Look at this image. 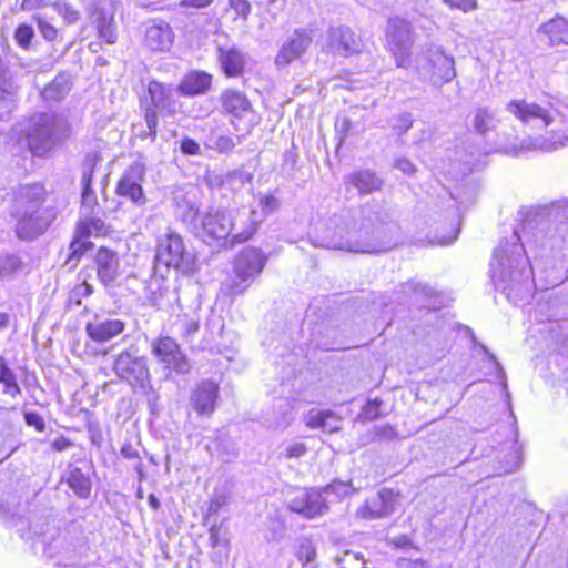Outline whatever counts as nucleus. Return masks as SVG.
I'll return each mask as SVG.
<instances>
[{
    "label": "nucleus",
    "instance_id": "obj_58",
    "mask_svg": "<svg viewBox=\"0 0 568 568\" xmlns=\"http://www.w3.org/2000/svg\"><path fill=\"white\" fill-rule=\"evenodd\" d=\"M91 294H92V286L85 282L78 285L73 291V295L80 296V297H88Z\"/></svg>",
    "mask_w": 568,
    "mask_h": 568
},
{
    "label": "nucleus",
    "instance_id": "obj_64",
    "mask_svg": "<svg viewBox=\"0 0 568 568\" xmlns=\"http://www.w3.org/2000/svg\"><path fill=\"white\" fill-rule=\"evenodd\" d=\"M213 0H186L189 6L194 8H204L209 6Z\"/></svg>",
    "mask_w": 568,
    "mask_h": 568
},
{
    "label": "nucleus",
    "instance_id": "obj_44",
    "mask_svg": "<svg viewBox=\"0 0 568 568\" xmlns=\"http://www.w3.org/2000/svg\"><path fill=\"white\" fill-rule=\"evenodd\" d=\"M306 452H307V448H306L305 444L294 442V443H288L286 445H282L278 456L281 458H286V459L301 458L302 456H304L306 454Z\"/></svg>",
    "mask_w": 568,
    "mask_h": 568
},
{
    "label": "nucleus",
    "instance_id": "obj_8",
    "mask_svg": "<svg viewBox=\"0 0 568 568\" xmlns=\"http://www.w3.org/2000/svg\"><path fill=\"white\" fill-rule=\"evenodd\" d=\"M156 260L184 274L193 272L195 266V256L185 250L181 235L174 231H168L159 239Z\"/></svg>",
    "mask_w": 568,
    "mask_h": 568
},
{
    "label": "nucleus",
    "instance_id": "obj_40",
    "mask_svg": "<svg viewBox=\"0 0 568 568\" xmlns=\"http://www.w3.org/2000/svg\"><path fill=\"white\" fill-rule=\"evenodd\" d=\"M0 383L4 385V393L17 396L20 393V387L17 384L14 373L1 361L0 364Z\"/></svg>",
    "mask_w": 568,
    "mask_h": 568
},
{
    "label": "nucleus",
    "instance_id": "obj_26",
    "mask_svg": "<svg viewBox=\"0 0 568 568\" xmlns=\"http://www.w3.org/2000/svg\"><path fill=\"white\" fill-rule=\"evenodd\" d=\"M173 31L171 27L164 22H153L146 28L144 41L146 47L153 51H166L173 43Z\"/></svg>",
    "mask_w": 568,
    "mask_h": 568
},
{
    "label": "nucleus",
    "instance_id": "obj_5",
    "mask_svg": "<svg viewBox=\"0 0 568 568\" xmlns=\"http://www.w3.org/2000/svg\"><path fill=\"white\" fill-rule=\"evenodd\" d=\"M267 260V255L258 247L247 246L242 250L234 258L232 274L221 283V294L229 297L244 294L261 275Z\"/></svg>",
    "mask_w": 568,
    "mask_h": 568
},
{
    "label": "nucleus",
    "instance_id": "obj_22",
    "mask_svg": "<svg viewBox=\"0 0 568 568\" xmlns=\"http://www.w3.org/2000/svg\"><path fill=\"white\" fill-rule=\"evenodd\" d=\"M108 233V226L103 220L99 217H83L77 226L75 237L71 243L72 255L71 257L79 258L82 251L85 248L87 242L83 240L90 236H101Z\"/></svg>",
    "mask_w": 568,
    "mask_h": 568
},
{
    "label": "nucleus",
    "instance_id": "obj_30",
    "mask_svg": "<svg viewBox=\"0 0 568 568\" xmlns=\"http://www.w3.org/2000/svg\"><path fill=\"white\" fill-rule=\"evenodd\" d=\"M347 180L353 184L361 194H368L382 187V180L369 171H361L347 176Z\"/></svg>",
    "mask_w": 568,
    "mask_h": 568
},
{
    "label": "nucleus",
    "instance_id": "obj_36",
    "mask_svg": "<svg viewBox=\"0 0 568 568\" xmlns=\"http://www.w3.org/2000/svg\"><path fill=\"white\" fill-rule=\"evenodd\" d=\"M67 481L77 496L80 498L89 497L91 493V481L79 468L70 470Z\"/></svg>",
    "mask_w": 568,
    "mask_h": 568
},
{
    "label": "nucleus",
    "instance_id": "obj_10",
    "mask_svg": "<svg viewBox=\"0 0 568 568\" xmlns=\"http://www.w3.org/2000/svg\"><path fill=\"white\" fill-rule=\"evenodd\" d=\"M386 43L395 58L396 65L407 68L410 49L414 44L410 22L398 17L389 19L386 29Z\"/></svg>",
    "mask_w": 568,
    "mask_h": 568
},
{
    "label": "nucleus",
    "instance_id": "obj_32",
    "mask_svg": "<svg viewBox=\"0 0 568 568\" xmlns=\"http://www.w3.org/2000/svg\"><path fill=\"white\" fill-rule=\"evenodd\" d=\"M19 85L13 79L8 63L0 57V100H12L17 95Z\"/></svg>",
    "mask_w": 568,
    "mask_h": 568
},
{
    "label": "nucleus",
    "instance_id": "obj_33",
    "mask_svg": "<svg viewBox=\"0 0 568 568\" xmlns=\"http://www.w3.org/2000/svg\"><path fill=\"white\" fill-rule=\"evenodd\" d=\"M498 119L495 113L487 108H478L475 111L473 126L481 135L494 131L497 128Z\"/></svg>",
    "mask_w": 568,
    "mask_h": 568
},
{
    "label": "nucleus",
    "instance_id": "obj_52",
    "mask_svg": "<svg viewBox=\"0 0 568 568\" xmlns=\"http://www.w3.org/2000/svg\"><path fill=\"white\" fill-rule=\"evenodd\" d=\"M382 402L378 399L369 400L364 407H363V415L367 419H376L379 417V406Z\"/></svg>",
    "mask_w": 568,
    "mask_h": 568
},
{
    "label": "nucleus",
    "instance_id": "obj_46",
    "mask_svg": "<svg viewBox=\"0 0 568 568\" xmlns=\"http://www.w3.org/2000/svg\"><path fill=\"white\" fill-rule=\"evenodd\" d=\"M377 495L387 516L394 513L398 496L392 489L387 488L379 490Z\"/></svg>",
    "mask_w": 568,
    "mask_h": 568
},
{
    "label": "nucleus",
    "instance_id": "obj_16",
    "mask_svg": "<svg viewBox=\"0 0 568 568\" xmlns=\"http://www.w3.org/2000/svg\"><path fill=\"white\" fill-rule=\"evenodd\" d=\"M151 353L166 369L182 374L189 372L190 365L172 337L155 338L151 344Z\"/></svg>",
    "mask_w": 568,
    "mask_h": 568
},
{
    "label": "nucleus",
    "instance_id": "obj_17",
    "mask_svg": "<svg viewBox=\"0 0 568 568\" xmlns=\"http://www.w3.org/2000/svg\"><path fill=\"white\" fill-rule=\"evenodd\" d=\"M312 40L313 34L311 29H295L278 50L275 57L276 67L284 68L300 59L311 45Z\"/></svg>",
    "mask_w": 568,
    "mask_h": 568
},
{
    "label": "nucleus",
    "instance_id": "obj_59",
    "mask_svg": "<svg viewBox=\"0 0 568 568\" xmlns=\"http://www.w3.org/2000/svg\"><path fill=\"white\" fill-rule=\"evenodd\" d=\"M407 286L409 290H414V292L416 294H420V295H429L432 292L430 288H428L427 286H425L420 283H408Z\"/></svg>",
    "mask_w": 568,
    "mask_h": 568
},
{
    "label": "nucleus",
    "instance_id": "obj_18",
    "mask_svg": "<svg viewBox=\"0 0 568 568\" xmlns=\"http://www.w3.org/2000/svg\"><path fill=\"white\" fill-rule=\"evenodd\" d=\"M222 113L231 116V124L239 131V121L253 113V106L246 94L240 90L225 89L219 97Z\"/></svg>",
    "mask_w": 568,
    "mask_h": 568
},
{
    "label": "nucleus",
    "instance_id": "obj_4",
    "mask_svg": "<svg viewBox=\"0 0 568 568\" xmlns=\"http://www.w3.org/2000/svg\"><path fill=\"white\" fill-rule=\"evenodd\" d=\"M45 196V189L39 183L22 184L14 190L10 215L16 221L14 232L20 240L37 239L53 222L52 210L43 207Z\"/></svg>",
    "mask_w": 568,
    "mask_h": 568
},
{
    "label": "nucleus",
    "instance_id": "obj_63",
    "mask_svg": "<svg viewBox=\"0 0 568 568\" xmlns=\"http://www.w3.org/2000/svg\"><path fill=\"white\" fill-rule=\"evenodd\" d=\"M121 454L124 458L132 459L138 456L136 452L133 449L131 445L123 446L121 449Z\"/></svg>",
    "mask_w": 568,
    "mask_h": 568
},
{
    "label": "nucleus",
    "instance_id": "obj_2",
    "mask_svg": "<svg viewBox=\"0 0 568 568\" xmlns=\"http://www.w3.org/2000/svg\"><path fill=\"white\" fill-rule=\"evenodd\" d=\"M521 229L515 230L510 241L501 242L490 263L491 280L509 301L518 303L530 296L531 267L524 256L523 236L532 234L546 221L545 211L524 207L519 211Z\"/></svg>",
    "mask_w": 568,
    "mask_h": 568
},
{
    "label": "nucleus",
    "instance_id": "obj_45",
    "mask_svg": "<svg viewBox=\"0 0 568 568\" xmlns=\"http://www.w3.org/2000/svg\"><path fill=\"white\" fill-rule=\"evenodd\" d=\"M33 37L34 31L31 26L22 23L17 27L14 40L22 49H28L30 47Z\"/></svg>",
    "mask_w": 568,
    "mask_h": 568
},
{
    "label": "nucleus",
    "instance_id": "obj_6",
    "mask_svg": "<svg viewBox=\"0 0 568 568\" xmlns=\"http://www.w3.org/2000/svg\"><path fill=\"white\" fill-rule=\"evenodd\" d=\"M67 125L63 118L52 112L37 113L30 119L27 141L30 151L37 156L47 155L65 138Z\"/></svg>",
    "mask_w": 568,
    "mask_h": 568
},
{
    "label": "nucleus",
    "instance_id": "obj_53",
    "mask_svg": "<svg viewBox=\"0 0 568 568\" xmlns=\"http://www.w3.org/2000/svg\"><path fill=\"white\" fill-rule=\"evenodd\" d=\"M181 150L184 154L197 155L200 153V145L195 140L184 138L181 142Z\"/></svg>",
    "mask_w": 568,
    "mask_h": 568
},
{
    "label": "nucleus",
    "instance_id": "obj_11",
    "mask_svg": "<svg viewBox=\"0 0 568 568\" xmlns=\"http://www.w3.org/2000/svg\"><path fill=\"white\" fill-rule=\"evenodd\" d=\"M113 371L132 387L144 388L150 379L145 357L139 356L133 349L123 351L115 357Z\"/></svg>",
    "mask_w": 568,
    "mask_h": 568
},
{
    "label": "nucleus",
    "instance_id": "obj_43",
    "mask_svg": "<svg viewBox=\"0 0 568 568\" xmlns=\"http://www.w3.org/2000/svg\"><path fill=\"white\" fill-rule=\"evenodd\" d=\"M166 290L162 287L159 281L151 282L146 287V300L152 306L160 307Z\"/></svg>",
    "mask_w": 568,
    "mask_h": 568
},
{
    "label": "nucleus",
    "instance_id": "obj_49",
    "mask_svg": "<svg viewBox=\"0 0 568 568\" xmlns=\"http://www.w3.org/2000/svg\"><path fill=\"white\" fill-rule=\"evenodd\" d=\"M260 206L262 207L264 215H270L278 210L280 201L272 194L261 195Z\"/></svg>",
    "mask_w": 568,
    "mask_h": 568
},
{
    "label": "nucleus",
    "instance_id": "obj_31",
    "mask_svg": "<svg viewBox=\"0 0 568 568\" xmlns=\"http://www.w3.org/2000/svg\"><path fill=\"white\" fill-rule=\"evenodd\" d=\"M70 89V77L60 73L43 89L42 97L47 101H60L69 93Z\"/></svg>",
    "mask_w": 568,
    "mask_h": 568
},
{
    "label": "nucleus",
    "instance_id": "obj_7",
    "mask_svg": "<svg viewBox=\"0 0 568 568\" xmlns=\"http://www.w3.org/2000/svg\"><path fill=\"white\" fill-rule=\"evenodd\" d=\"M419 74L434 85H443L456 77L455 60L442 47H429L417 60Z\"/></svg>",
    "mask_w": 568,
    "mask_h": 568
},
{
    "label": "nucleus",
    "instance_id": "obj_61",
    "mask_svg": "<svg viewBox=\"0 0 568 568\" xmlns=\"http://www.w3.org/2000/svg\"><path fill=\"white\" fill-rule=\"evenodd\" d=\"M210 542L212 547H217L220 544V528L213 526L210 529V536H209Z\"/></svg>",
    "mask_w": 568,
    "mask_h": 568
},
{
    "label": "nucleus",
    "instance_id": "obj_29",
    "mask_svg": "<svg viewBox=\"0 0 568 568\" xmlns=\"http://www.w3.org/2000/svg\"><path fill=\"white\" fill-rule=\"evenodd\" d=\"M174 201L176 205V216L192 232L202 215L199 213L194 196H191L190 193L175 195Z\"/></svg>",
    "mask_w": 568,
    "mask_h": 568
},
{
    "label": "nucleus",
    "instance_id": "obj_14",
    "mask_svg": "<svg viewBox=\"0 0 568 568\" xmlns=\"http://www.w3.org/2000/svg\"><path fill=\"white\" fill-rule=\"evenodd\" d=\"M260 223L255 210L242 207L229 211L230 246L248 241L257 232Z\"/></svg>",
    "mask_w": 568,
    "mask_h": 568
},
{
    "label": "nucleus",
    "instance_id": "obj_42",
    "mask_svg": "<svg viewBox=\"0 0 568 568\" xmlns=\"http://www.w3.org/2000/svg\"><path fill=\"white\" fill-rule=\"evenodd\" d=\"M53 8L68 24H73L80 19V12L65 1L54 2Z\"/></svg>",
    "mask_w": 568,
    "mask_h": 568
},
{
    "label": "nucleus",
    "instance_id": "obj_3",
    "mask_svg": "<svg viewBox=\"0 0 568 568\" xmlns=\"http://www.w3.org/2000/svg\"><path fill=\"white\" fill-rule=\"evenodd\" d=\"M505 110L526 128L548 130L546 136L525 140L524 149L551 152L568 145V118L551 105L517 98L510 100Z\"/></svg>",
    "mask_w": 568,
    "mask_h": 568
},
{
    "label": "nucleus",
    "instance_id": "obj_41",
    "mask_svg": "<svg viewBox=\"0 0 568 568\" xmlns=\"http://www.w3.org/2000/svg\"><path fill=\"white\" fill-rule=\"evenodd\" d=\"M97 29L100 38L105 40L106 43L112 44L116 40V34L113 28V19L106 18L104 14L97 19Z\"/></svg>",
    "mask_w": 568,
    "mask_h": 568
},
{
    "label": "nucleus",
    "instance_id": "obj_38",
    "mask_svg": "<svg viewBox=\"0 0 568 568\" xmlns=\"http://www.w3.org/2000/svg\"><path fill=\"white\" fill-rule=\"evenodd\" d=\"M206 144L209 148L216 150L221 153L231 152L235 145L236 142L234 139L230 135L220 133L219 131L214 130L211 131L207 135Z\"/></svg>",
    "mask_w": 568,
    "mask_h": 568
},
{
    "label": "nucleus",
    "instance_id": "obj_39",
    "mask_svg": "<svg viewBox=\"0 0 568 568\" xmlns=\"http://www.w3.org/2000/svg\"><path fill=\"white\" fill-rule=\"evenodd\" d=\"M297 558L304 568H316V548L308 539H303L297 549Z\"/></svg>",
    "mask_w": 568,
    "mask_h": 568
},
{
    "label": "nucleus",
    "instance_id": "obj_56",
    "mask_svg": "<svg viewBox=\"0 0 568 568\" xmlns=\"http://www.w3.org/2000/svg\"><path fill=\"white\" fill-rule=\"evenodd\" d=\"M48 0H22L21 8L26 11H32L36 9L48 7Z\"/></svg>",
    "mask_w": 568,
    "mask_h": 568
},
{
    "label": "nucleus",
    "instance_id": "obj_23",
    "mask_svg": "<svg viewBox=\"0 0 568 568\" xmlns=\"http://www.w3.org/2000/svg\"><path fill=\"white\" fill-rule=\"evenodd\" d=\"M217 396V385L214 382L204 381L192 392L191 406L199 415L210 416L215 409Z\"/></svg>",
    "mask_w": 568,
    "mask_h": 568
},
{
    "label": "nucleus",
    "instance_id": "obj_50",
    "mask_svg": "<svg viewBox=\"0 0 568 568\" xmlns=\"http://www.w3.org/2000/svg\"><path fill=\"white\" fill-rule=\"evenodd\" d=\"M445 4L463 12H469L477 8V0H443Z\"/></svg>",
    "mask_w": 568,
    "mask_h": 568
},
{
    "label": "nucleus",
    "instance_id": "obj_9",
    "mask_svg": "<svg viewBox=\"0 0 568 568\" xmlns=\"http://www.w3.org/2000/svg\"><path fill=\"white\" fill-rule=\"evenodd\" d=\"M148 92L152 104L145 109L144 120L146 130L141 134L142 139L150 138L155 140L158 114L156 109L174 113L176 111V102L174 99V89L158 81H151L148 85Z\"/></svg>",
    "mask_w": 568,
    "mask_h": 568
},
{
    "label": "nucleus",
    "instance_id": "obj_51",
    "mask_svg": "<svg viewBox=\"0 0 568 568\" xmlns=\"http://www.w3.org/2000/svg\"><path fill=\"white\" fill-rule=\"evenodd\" d=\"M230 6L239 17L244 19L251 13V3L247 0H230Z\"/></svg>",
    "mask_w": 568,
    "mask_h": 568
},
{
    "label": "nucleus",
    "instance_id": "obj_57",
    "mask_svg": "<svg viewBox=\"0 0 568 568\" xmlns=\"http://www.w3.org/2000/svg\"><path fill=\"white\" fill-rule=\"evenodd\" d=\"M17 265V258L16 257H0V276L8 273L9 268H13Z\"/></svg>",
    "mask_w": 568,
    "mask_h": 568
},
{
    "label": "nucleus",
    "instance_id": "obj_15",
    "mask_svg": "<svg viewBox=\"0 0 568 568\" xmlns=\"http://www.w3.org/2000/svg\"><path fill=\"white\" fill-rule=\"evenodd\" d=\"M325 48L336 57L347 58L362 52L364 42L351 28H331L325 37Z\"/></svg>",
    "mask_w": 568,
    "mask_h": 568
},
{
    "label": "nucleus",
    "instance_id": "obj_48",
    "mask_svg": "<svg viewBox=\"0 0 568 568\" xmlns=\"http://www.w3.org/2000/svg\"><path fill=\"white\" fill-rule=\"evenodd\" d=\"M34 20L37 21L38 29L42 37L48 41H53L58 36V30L54 26L48 22L41 16H34Z\"/></svg>",
    "mask_w": 568,
    "mask_h": 568
},
{
    "label": "nucleus",
    "instance_id": "obj_24",
    "mask_svg": "<svg viewBox=\"0 0 568 568\" xmlns=\"http://www.w3.org/2000/svg\"><path fill=\"white\" fill-rule=\"evenodd\" d=\"M101 162V156L98 152L89 153L85 156L82 166V210L83 214H89L98 205V200L94 191L91 187V182L95 166Z\"/></svg>",
    "mask_w": 568,
    "mask_h": 568
},
{
    "label": "nucleus",
    "instance_id": "obj_55",
    "mask_svg": "<svg viewBox=\"0 0 568 568\" xmlns=\"http://www.w3.org/2000/svg\"><path fill=\"white\" fill-rule=\"evenodd\" d=\"M395 166L405 174H413L416 170L413 162L406 158H399L395 161Z\"/></svg>",
    "mask_w": 568,
    "mask_h": 568
},
{
    "label": "nucleus",
    "instance_id": "obj_60",
    "mask_svg": "<svg viewBox=\"0 0 568 568\" xmlns=\"http://www.w3.org/2000/svg\"><path fill=\"white\" fill-rule=\"evenodd\" d=\"M199 331V322L195 320H187L184 322V332L187 336L195 334Z\"/></svg>",
    "mask_w": 568,
    "mask_h": 568
},
{
    "label": "nucleus",
    "instance_id": "obj_1",
    "mask_svg": "<svg viewBox=\"0 0 568 568\" xmlns=\"http://www.w3.org/2000/svg\"><path fill=\"white\" fill-rule=\"evenodd\" d=\"M400 240V227L390 213L377 205H365L333 215L321 245L352 253H379L392 250Z\"/></svg>",
    "mask_w": 568,
    "mask_h": 568
},
{
    "label": "nucleus",
    "instance_id": "obj_28",
    "mask_svg": "<svg viewBox=\"0 0 568 568\" xmlns=\"http://www.w3.org/2000/svg\"><path fill=\"white\" fill-rule=\"evenodd\" d=\"M212 84V75L204 71H191L181 80L178 91L183 95H197L207 92Z\"/></svg>",
    "mask_w": 568,
    "mask_h": 568
},
{
    "label": "nucleus",
    "instance_id": "obj_37",
    "mask_svg": "<svg viewBox=\"0 0 568 568\" xmlns=\"http://www.w3.org/2000/svg\"><path fill=\"white\" fill-rule=\"evenodd\" d=\"M356 516L362 519L371 520L385 517L387 514L378 495H376L375 497L367 499L365 504L357 509Z\"/></svg>",
    "mask_w": 568,
    "mask_h": 568
},
{
    "label": "nucleus",
    "instance_id": "obj_54",
    "mask_svg": "<svg viewBox=\"0 0 568 568\" xmlns=\"http://www.w3.org/2000/svg\"><path fill=\"white\" fill-rule=\"evenodd\" d=\"M26 423L30 426H34L38 430H43L45 427L42 417L36 413H27L24 415Z\"/></svg>",
    "mask_w": 568,
    "mask_h": 568
},
{
    "label": "nucleus",
    "instance_id": "obj_47",
    "mask_svg": "<svg viewBox=\"0 0 568 568\" xmlns=\"http://www.w3.org/2000/svg\"><path fill=\"white\" fill-rule=\"evenodd\" d=\"M413 125V118L409 113H402L394 118V122L392 124L393 130L397 135L405 134Z\"/></svg>",
    "mask_w": 568,
    "mask_h": 568
},
{
    "label": "nucleus",
    "instance_id": "obj_13",
    "mask_svg": "<svg viewBox=\"0 0 568 568\" xmlns=\"http://www.w3.org/2000/svg\"><path fill=\"white\" fill-rule=\"evenodd\" d=\"M145 162L140 158L133 161L123 172L118 182L116 193L120 196L130 199L134 204L141 206L146 203L141 183L145 179Z\"/></svg>",
    "mask_w": 568,
    "mask_h": 568
},
{
    "label": "nucleus",
    "instance_id": "obj_21",
    "mask_svg": "<svg viewBox=\"0 0 568 568\" xmlns=\"http://www.w3.org/2000/svg\"><path fill=\"white\" fill-rule=\"evenodd\" d=\"M216 60L223 73L229 78L241 77L247 63L246 55L233 43L217 45Z\"/></svg>",
    "mask_w": 568,
    "mask_h": 568
},
{
    "label": "nucleus",
    "instance_id": "obj_27",
    "mask_svg": "<svg viewBox=\"0 0 568 568\" xmlns=\"http://www.w3.org/2000/svg\"><path fill=\"white\" fill-rule=\"evenodd\" d=\"M538 34L550 45H568V19L556 16L538 28Z\"/></svg>",
    "mask_w": 568,
    "mask_h": 568
},
{
    "label": "nucleus",
    "instance_id": "obj_35",
    "mask_svg": "<svg viewBox=\"0 0 568 568\" xmlns=\"http://www.w3.org/2000/svg\"><path fill=\"white\" fill-rule=\"evenodd\" d=\"M339 420L331 412L310 413L306 425L310 428H323L329 433L339 428Z\"/></svg>",
    "mask_w": 568,
    "mask_h": 568
},
{
    "label": "nucleus",
    "instance_id": "obj_25",
    "mask_svg": "<svg viewBox=\"0 0 568 568\" xmlns=\"http://www.w3.org/2000/svg\"><path fill=\"white\" fill-rule=\"evenodd\" d=\"M97 274L100 282L108 286L112 284L119 275L118 254L109 248L101 247L95 254Z\"/></svg>",
    "mask_w": 568,
    "mask_h": 568
},
{
    "label": "nucleus",
    "instance_id": "obj_20",
    "mask_svg": "<svg viewBox=\"0 0 568 568\" xmlns=\"http://www.w3.org/2000/svg\"><path fill=\"white\" fill-rule=\"evenodd\" d=\"M125 326V322L120 318L95 315L87 323L85 332L92 341L104 343L123 333Z\"/></svg>",
    "mask_w": 568,
    "mask_h": 568
},
{
    "label": "nucleus",
    "instance_id": "obj_62",
    "mask_svg": "<svg viewBox=\"0 0 568 568\" xmlns=\"http://www.w3.org/2000/svg\"><path fill=\"white\" fill-rule=\"evenodd\" d=\"M520 464V456H519V448H516L515 455L513 456V463L510 466H507L504 471L505 473H513L515 471Z\"/></svg>",
    "mask_w": 568,
    "mask_h": 568
},
{
    "label": "nucleus",
    "instance_id": "obj_34",
    "mask_svg": "<svg viewBox=\"0 0 568 568\" xmlns=\"http://www.w3.org/2000/svg\"><path fill=\"white\" fill-rule=\"evenodd\" d=\"M321 489L323 495L326 497L327 505L329 503L339 501L357 490L353 487L352 481L349 480H334Z\"/></svg>",
    "mask_w": 568,
    "mask_h": 568
},
{
    "label": "nucleus",
    "instance_id": "obj_19",
    "mask_svg": "<svg viewBox=\"0 0 568 568\" xmlns=\"http://www.w3.org/2000/svg\"><path fill=\"white\" fill-rule=\"evenodd\" d=\"M288 509L312 519L325 514L328 506L321 488H310L302 490L292 498L288 503Z\"/></svg>",
    "mask_w": 568,
    "mask_h": 568
},
{
    "label": "nucleus",
    "instance_id": "obj_12",
    "mask_svg": "<svg viewBox=\"0 0 568 568\" xmlns=\"http://www.w3.org/2000/svg\"><path fill=\"white\" fill-rule=\"evenodd\" d=\"M192 233L204 242L227 241L231 229L229 227V211H207L202 214Z\"/></svg>",
    "mask_w": 568,
    "mask_h": 568
}]
</instances>
